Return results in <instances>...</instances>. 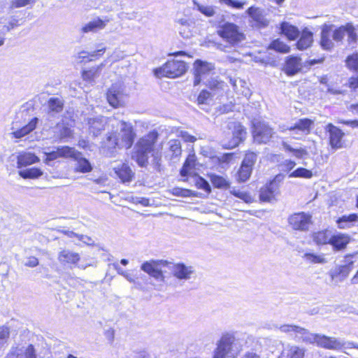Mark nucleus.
Segmentation results:
<instances>
[{
  "label": "nucleus",
  "mask_w": 358,
  "mask_h": 358,
  "mask_svg": "<svg viewBox=\"0 0 358 358\" xmlns=\"http://www.w3.org/2000/svg\"><path fill=\"white\" fill-rule=\"evenodd\" d=\"M333 27V24H327L322 27L320 45L323 50L327 51H331L334 48V43L331 40Z\"/></svg>",
  "instance_id": "nucleus-19"
},
{
  "label": "nucleus",
  "mask_w": 358,
  "mask_h": 358,
  "mask_svg": "<svg viewBox=\"0 0 358 358\" xmlns=\"http://www.w3.org/2000/svg\"><path fill=\"white\" fill-rule=\"evenodd\" d=\"M195 184L197 188L201 189L207 193H210L211 192V187L208 182L201 177H199L196 180Z\"/></svg>",
  "instance_id": "nucleus-54"
},
{
  "label": "nucleus",
  "mask_w": 358,
  "mask_h": 358,
  "mask_svg": "<svg viewBox=\"0 0 358 358\" xmlns=\"http://www.w3.org/2000/svg\"><path fill=\"white\" fill-rule=\"evenodd\" d=\"M230 193L235 196L242 199L247 203H250L253 201L252 196L245 192H241L238 189H236L235 188H232L230 189Z\"/></svg>",
  "instance_id": "nucleus-50"
},
{
  "label": "nucleus",
  "mask_w": 358,
  "mask_h": 358,
  "mask_svg": "<svg viewBox=\"0 0 358 358\" xmlns=\"http://www.w3.org/2000/svg\"><path fill=\"white\" fill-rule=\"evenodd\" d=\"M116 148H121L120 138L116 132L108 133L102 143L103 152L108 156H112Z\"/></svg>",
  "instance_id": "nucleus-20"
},
{
  "label": "nucleus",
  "mask_w": 358,
  "mask_h": 358,
  "mask_svg": "<svg viewBox=\"0 0 358 358\" xmlns=\"http://www.w3.org/2000/svg\"><path fill=\"white\" fill-rule=\"evenodd\" d=\"M159 264L162 265H168L166 262H164L162 260L161 261H155V260H151V261H147L144 262L141 266V269L144 272L147 273L149 275H151V273L155 271V269L159 266Z\"/></svg>",
  "instance_id": "nucleus-41"
},
{
  "label": "nucleus",
  "mask_w": 358,
  "mask_h": 358,
  "mask_svg": "<svg viewBox=\"0 0 358 358\" xmlns=\"http://www.w3.org/2000/svg\"><path fill=\"white\" fill-rule=\"evenodd\" d=\"M60 139L69 138L72 136L71 127L64 121L59 122L56 126V131Z\"/></svg>",
  "instance_id": "nucleus-37"
},
{
  "label": "nucleus",
  "mask_w": 358,
  "mask_h": 358,
  "mask_svg": "<svg viewBox=\"0 0 358 358\" xmlns=\"http://www.w3.org/2000/svg\"><path fill=\"white\" fill-rule=\"evenodd\" d=\"M38 121V119L37 117L33 118L27 125L13 131L11 135L15 138H21L25 136L36 128Z\"/></svg>",
  "instance_id": "nucleus-31"
},
{
  "label": "nucleus",
  "mask_w": 358,
  "mask_h": 358,
  "mask_svg": "<svg viewBox=\"0 0 358 358\" xmlns=\"http://www.w3.org/2000/svg\"><path fill=\"white\" fill-rule=\"evenodd\" d=\"M229 131L226 137L222 141V145L227 149L234 148L243 141L246 135L244 127L239 123L230 122L228 124Z\"/></svg>",
  "instance_id": "nucleus-6"
},
{
  "label": "nucleus",
  "mask_w": 358,
  "mask_h": 358,
  "mask_svg": "<svg viewBox=\"0 0 358 358\" xmlns=\"http://www.w3.org/2000/svg\"><path fill=\"white\" fill-rule=\"evenodd\" d=\"M282 355L286 358H303L305 349L297 345H287L283 350Z\"/></svg>",
  "instance_id": "nucleus-32"
},
{
  "label": "nucleus",
  "mask_w": 358,
  "mask_h": 358,
  "mask_svg": "<svg viewBox=\"0 0 358 358\" xmlns=\"http://www.w3.org/2000/svg\"><path fill=\"white\" fill-rule=\"evenodd\" d=\"M106 98L108 103L114 108L124 106L127 101L124 88L120 84L113 85L106 93Z\"/></svg>",
  "instance_id": "nucleus-11"
},
{
  "label": "nucleus",
  "mask_w": 358,
  "mask_h": 358,
  "mask_svg": "<svg viewBox=\"0 0 358 358\" xmlns=\"http://www.w3.org/2000/svg\"><path fill=\"white\" fill-rule=\"evenodd\" d=\"M288 222L294 230L306 231L311 223V215L303 212L294 213L289 217Z\"/></svg>",
  "instance_id": "nucleus-14"
},
{
  "label": "nucleus",
  "mask_w": 358,
  "mask_h": 358,
  "mask_svg": "<svg viewBox=\"0 0 358 358\" xmlns=\"http://www.w3.org/2000/svg\"><path fill=\"white\" fill-rule=\"evenodd\" d=\"M151 277L154 278L156 280H160L162 282H164L165 277L163 274L162 270L157 266L155 271L151 273Z\"/></svg>",
  "instance_id": "nucleus-62"
},
{
  "label": "nucleus",
  "mask_w": 358,
  "mask_h": 358,
  "mask_svg": "<svg viewBox=\"0 0 358 358\" xmlns=\"http://www.w3.org/2000/svg\"><path fill=\"white\" fill-rule=\"evenodd\" d=\"M172 194L178 196L187 197L192 195V191L187 189L175 187L172 189Z\"/></svg>",
  "instance_id": "nucleus-57"
},
{
  "label": "nucleus",
  "mask_w": 358,
  "mask_h": 358,
  "mask_svg": "<svg viewBox=\"0 0 358 358\" xmlns=\"http://www.w3.org/2000/svg\"><path fill=\"white\" fill-rule=\"evenodd\" d=\"M306 343L316 344L320 348L334 350H339L345 345V342L343 340L322 334H313L310 331L308 336L306 337Z\"/></svg>",
  "instance_id": "nucleus-5"
},
{
  "label": "nucleus",
  "mask_w": 358,
  "mask_h": 358,
  "mask_svg": "<svg viewBox=\"0 0 358 358\" xmlns=\"http://www.w3.org/2000/svg\"><path fill=\"white\" fill-rule=\"evenodd\" d=\"M358 220V215L355 213L350 214L348 215H343L339 217L336 222L340 229H348L353 225V223Z\"/></svg>",
  "instance_id": "nucleus-34"
},
{
  "label": "nucleus",
  "mask_w": 358,
  "mask_h": 358,
  "mask_svg": "<svg viewBox=\"0 0 358 358\" xmlns=\"http://www.w3.org/2000/svg\"><path fill=\"white\" fill-rule=\"evenodd\" d=\"M324 130L329 133V144L333 149L336 150L343 148V143L342 139L345 134L341 129L333 124L329 123L326 125Z\"/></svg>",
  "instance_id": "nucleus-16"
},
{
  "label": "nucleus",
  "mask_w": 358,
  "mask_h": 358,
  "mask_svg": "<svg viewBox=\"0 0 358 358\" xmlns=\"http://www.w3.org/2000/svg\"><path fill=\"white\" fill-rule=\"evenodd\" d=\"M257 159V155L253 152H248L245 154L236 174V180L238 182H244L250 178Z\"/></svg>",
  "instance_id": "nucleus-9"
},
{
  "label": "nucleus",
  "mask_w": 358,
  "mask_h": 358,
  "mask_svg": "<svg viewBox=\"0 0 358 358\" xmlns=\"http://www.w3.org/2000/svg\"><path fill=\"white\" fill-rule=\"evenodd\" d=\"M313 42V33L306 28L302 31L300 38L296 43L297 49L306 50L312 45Z\"/></svg>",
  "instance_id": "nucleus-30"
},
{
  "label": "nucleus",
  "mask_w": 358,
  "mask_h": 358,
  "mask_svg": "<svg viewBox=\"0 0 358 358\" xmlns=\"http://www.w3.org/2000/svg\"><path fill=\"white\" fill-rule=\"evenodd\" d=\"M19 176L24 179L38 178L43 175V171L38 168H30L24 170H21L18 172Z\"/></svg>",
  "instance_id": "nucleus-39"
},
{
  "label": "nucleus",
  "mask_w": 358,
  "mask_h": 358,
  "mask_svg": "<svg viewBox=\"0 0 358 358\" xmlns=\"http://www.w3.org/2000/svg\"><path fill=\"white\" fill-rule=\"evenodd\" d=\"M5 358H22V353L20 350L12 349L6 356Z\"/></svg>",
  "instance_id": "nucleus-64"
},
{
  "label": "nucleus",
  "mask_w": 358,
  "mask_h": 358,
  "mask_svg": "<svg viewBox=\"0 0 358 358\" xmlns=\"http://www.w3.org/2000/svg\"><path fill=\"white\" fill-rule=\"evenodd\" d=\"M109 124L113 129L120 130L117 135L120 138L121 148H130L133 145L136 136L131 124L119 120L115 116L110 117Z\"/></svg>",
  "instance_id": "nucleus-4"
},
{
  "label": "nucleus",
  "mask_w": 358,
  "mask_h": 358,
  "mask_svg": "<svg viewBox=\"0 0 358 358\" xmlns=\"http://www.w3.org/2000/svg\"><path fill=\"white\" fill-rule=\"evenodd\" d=\"M313 176V173L310 171L304 169V168H299L292 172L289 175V178H310Z\"/></svg>",
  "instance_id": "nucleus-47"
},
{
  "label": "nucleus",
  "mask_w": 358,
  "mask_h": 358,
  "mask_svg": "<svg viewBox=\"0 0 358 358\" xmlns=\"http://www.w3.org/2000/svg\"><path fill=\"white\" fill-rule=\"evenodd\" d=\"M244 341L233 332H225L216 343L212 358H236L243 350Z\"/></svg>",
  "instance_id": "nucleus-2"
},
{
  "label": "nucleus",
  "mask_w": 358,
  "mask_h": 358,
  "mask_svg": "<svg viewBox=\"0 0 358 358\" xmlns=\"http://www.w3.org/2000/svg\"><path fill=\"white\" fill-rule=\"evenodd\" d=\"M284 176L281 174L277 175L273 180L260 189L259 199L263 201H271L280 194V183Z\"/></svg>",
  "instance_id": "nucleus-10"
},
{
  "label": "nucleus",
  "mask_w": 358,
  "mask_h": 358,
  "mask_svg": "<svg viewBox=\"0 0 358 358\" xmlns=\"http://www.w3.org/2000/svg\"><path fill=\"white\" fill-rule=\"evenodd\" d=\"M346 34L348 35V41L349 44L355 43L357 41V35L355 27L351 24L346 25Z\"/></svg>",
  "instance_id": "nucleus-53"
},
{
  "label": "nucleus",
  "mask_w": 358,
  "mask_h": 358,
  "mask_svg": "<svg viewBox=\"0 0 358 358\" xmlns=\"http://www.w3.org/2000/svg\"><path fill=\"white\" fill-rule=\"evenodd\" d=\"M169 269L173 277L179 282H185L196 278V271L194 266L184 263L170 264Z\"/></svg>",
  "instance_id": "nucleus-8"
},
{
  "label": "nucleus",
  "mask_w": 358,
  "mask_h": 358,
  "mask_svg": "<svg viewBox=\"0 0 358 358\" xmlns=\"http://www.w3.org/2000/svg\"><path fill=\"white\" fill-rule=\"evenodd\" d=\"M59 156L60 157H71L74 155L75 150L68 146H62L57 148Z\"/></svg>",
  "instance_id": "nucleus-55"
},
{
  "label": "nucleus",
  "mask_w": 358,
  "mask_h": 358,
  "mask_svg": "<svg viewBox=\"0 0 358 358\" xmlns=\"http://www.w3.org/2000/svg\"><path fill=\"white\" fill-rule=\"evenodd\" d=\"M331 235L329 231H320L314 233L313 235V241L318 245H324L330 243Z\"/></svg>",
  "instance_id": "nucleus-40"
},
{
  "label": "nucleus",
  "mask_w": 358,
  "mask_h": 358,
  "mask_svg": "<svg viewBox=\"0 0 358 358\" xmlns=\"http://www.w3.org/2000/svg\"><path fill=\"white\" fill-rule=\"evenodd\" d=\"M280 331L287 334H295L299 341L306 343V337L308 336L309 331L305 328L294 324H283L279 327Z\"/></svg>",
  "instance_id": "nucleus-22"
},
{
  "label": "nucleus",
  "mask_w": 358,
  "mask_h": 358,
  "mask_svg": "<svg viewBox=\"0 0 358 358\" xmlns=\"http://www.w3.org/2000/svg\"><path fill=\"white\" fill-rule=\"evenodd\" d=\"M303 258L309 263L312 264H325L327 262L324 255H317L314 253H305Z\"/></svg>",
  "instance_id": "nucleus-44"
},
{
  "label": "nucleus",
  "mask_w": 358,
  "mask_h": 358,
  "mask_svg": "<svg viewBox=\"0 0 358 358\" xmlns=\"http://www.w3.org/2000/svg\"><path fill=\"white\" fill-rule=\"evenodd\" d=\"M301 59L299 57L289 56L285 61L284 71L288 76H294L302 69Z\"/></svg>",
  "instance_id": "nucleus-23"
},
{
  "label": "nucleus",
  "mask_w": 358,
  "mask_h": 358,
  "mask_svg": "<svg viewBox=\"0 0 358 358\" xmlns=\"http://www.w3.org/2000/svg\"><path fill=\"white\" fill-rule=\"evenodd\" d=\"M357 259H358V253L347 255L344 259V264L336 267L331 271L332 279L339 278L341 280L345 279L353 269Z\"/></svg>",
  "instance_id": "nucleus-12"
},
{
  "label": "nucleus",
  "mask_w": 358,
  "mask_h": 358,
  "mask_svg": "<svg viewBox=\"0 0 358 358\" xmlns=\"http://www.w3.org/2000/svg\"><path fill=\"white\" fill-rule=\"evenodd\" d=\"M220 3H224L231 8L241 9L243 7L244 3L235 0H219Z\"/></svg>",
  "instance_id": "nucleus-59"
},
{
  "label": "nucleus",
  "mask_w": 358,
  "mask_h": 358,
  "mask_svg": "<svg viewBox=\"0 0 358 358\" xmlns=\"http://www.w3.org/2000/svg\"><path fill=\"white\" fill-rule=\"evenodd\" d=\"M210 93L206 90H202L198 96L197 101L199 104L206 103L210 98Z\"/></svg>",
  "instance_id": "nucleus-61"
},
{
  "label": "nucleus",
  "mask_w": 358,
  "mask_h": 358,
  "mask_svg": "<svg viewBox=\"0 0 358 358\" xmlns=\"http://www.w3.org/2000/svg\"><path fill=\"white\" fill-rule=\"evenodd\" d=\"M40 161L39 158L34 153L24 152L20 153L17 158V167L21 169L34 164Z\"/></svg>",
  "instance_id": "nucleus-26"
},
{
  "label": "nucleus",
  "mask_w": 358,
  "mask_h": 358,
  "mask_svg": "<svg viewBox=\"0 0 358 358\" xmlns=\"http://www.w3.org/2000/svg\"><path fill=\"white\" fill-rule=\"evenodd\" d=\"M157 138L158 134L155 131H152L138 141L136 146V151L132 156L138 166L145 167L148 165V155L154 151L153 148Z\"/></svg>",
  "instance_id": "nucleus-3"
},
{
  "label": "nucleus",
  "mask_w": 358,
  "mask_h": 358,
  "mask_svg": "<svg viewBox=\"0 0 358 358\" xmlns=\"http://www.w3.org/2000/svg\"><path fill=\"white\" fill-rule=\"evenodd\" d=\"M174 24L179 34L182 38H190L192 36V22L189 17L185 15L177 16L174 20Z\"/></svg>",
  "instance_id": "nucleus-17"
},
{
  "label": "nucleus",
  "mask_w": 358,
  "mask_h": 358,
  "mask_svg": "<svg viewBox=\"0 0 358 358\" xmlns=\"http://www.w3.org/2000/svg\"><path fill=\"white\" fill-rule=\"evenodd\" d=\"M105 50V48L99 49L96 51L93 52H86V51H82L78 53V59H80V62H82L83 59H85L86 58H89L90 57H93L98 55H100L101 52H103Z\"/></svg>",
  "instance_id": "nucleus-56"
},
{
  "label": "nucleus",
  "mask_w": 358,
  "mask_h": 358,
  "mask_svg": "<svg viewBox=\"0 0 358 358\" xmlns=\"http://www.w3.org/2000/svg\"><path fill=\"white\" fill-rule=\"evenodd\" d=\"M269 48L275 50L281 53H287L289 52L290 48L280 41L279 39L273 41L269 45Z\"/></svg>",
  "instance_id": "nucleus-46"
},
{
  "label": "nucleus",
  "mask_w": 358,
  "mask_h": 358,
  "mask_svg": "<svg viewBox=\"0 0 358 358\" xmlns=\"http://www.w3.org/2000/svg\"><path fill=\"white\" fill-rule=\"evenodd\" d=\"M187 71L186 64L182 61L171 60L168 61L162 67L155 71L157 77L166 76L169 78H176L183 75Z\"/></svg>",
  "instance_id": "nucleus-7"
},
{
  "label": "nucleus",
  "mask_w": 358,
  "mask_h": 358,
  "mask_svg": "<svg viewBox=\"0 0 358 358\" xmlns=\"http://www.w3.org/2000/svg\"><path fill=\"white\" fill-rule=\"evenodd\" d=\"M181 145L178 140L173 139L169 141V150L167 155L171 160L178 159L181 155Z\"/></svg>",
  "instance_id": "nucleus-35"
},
{
  "label": "nucleus",
  "mask_w": 358,
  "mask_h": 358,
  "mask_svg": "<svg viewBox=\"0 0 358 358\" xmlns=\"http://www.w3.org/2000/svg\"><path fill=\"white\" fill-rule=\"evenodd\" d=\"M281 31L289 40H295L299 36V29L287 22L282 23Z\"/></svg>",
  "instance_id": "nucleus-36"
},
{
  "label": "nucleus",
  "mask_w": 358,
  "mask_h": 358,
  "mask_svg": "<svg viewBox=\"0 0 358 358\" xmlns=\"http://www.w3.org/2000/svg\"><path fill=\"white\" fill-rule=\"evenodd\" d=\"M350 238L348 235L344 234H338L331 236L329 244L334 250H342L345 249L349 243Z\"/></svg>",
  "instance_id": "nucleus-28"
},
{
  "label": "nucleus",
  "mask_w": 358,
  "mask_h": 358,
  "mask_svg": "<svg viewBox=\"0 0 358 358\" xmlns=\"http://www.w3.org/2000/svg\"><path fill=\"white\" fill-rule=\"evenodd\" d=\"M217 34L224 43H216V48L224 52H235L246 39L242 29L237 24L229 22L220 23Z\"/></svg>",
  "instance_id": "nucleus-1"
},
{
  "label": "nucleus",
  "mask_w": 358,
  "mask_h": 358,
  "mask_svg": "<svg viewBox=\"0 0 358 358\" xmlns=\"http://www.w3.org/2000/svg\"><path fill=\"white\" fill-rule=\"evenodd\" d=\"M48 113L50 115L61 113L64 109V100L60 97H50L48 101Z\"/></svg>",
  "instance_id": "nucleus-29"
},
{
  "label": "nucleus",
  "mask_w": 358,
  "mask_h": 358,
  "mask_svg": "<svg viewBox=\"0 0 358 358\" xmlns=\"http://www.w3.org/2000/svg\"><path fill=\"white\" fill-rule=\"evenodd\" d=\"M102 66L101 64L92 67L87 71H83L82 74L83 80L89 83L94 82V80L99 76Z\"/></svg>",
  "instance_id": "nucleus-38"
},
{
  "label": "nucleus",
  "mask_w": 358,
  "mask_h": 358,
  "mask_svg": "<svg viewBox=\"0 0 358 358\" xmlns=\"http://www.w3.org/2000/svg\"><path fill=\"white\" fill-rule=\"evenodd\" d=\"M247 13L255 22L256 27H266L268 24V20L266 19L264 11L259 8L250 7L247 10Z\"/></svg>",
  "instance_id": "nucleus-24"
},
{
  "label": "nucleus",
  "mask_w": 358,
  "mask_h": 358,
  "mask_svg": "<svg viewBox=\"0 0 358 358\" xmlns=\"http://www.w3.org/2000/svg\"><path fill=\"white\" fill-rule=\"evenodd\" d=\"M346 66L350 70L358 71V54L349 55L345 59Z\"/></svg>",
  "instance_id": "nucleus-48"
},
{
  "label": "nucleus",
  "mask_w": 358,
  "mask_h": 358,
  "mask_svg": "<svg viewBox=\"0 0 358 358\" xmlns=\"http://www.w3.org/2000/svg\"><path fill=\"white\" fill-rule=\"evenodd\" d=\"M24 358H37L36 352L33 345H29L24 352Z\"/></svg>",
  "instance_id": "nucleus-63"
},
{
  "label": "nucleus",
  "mask_w": 358,
  "mask_h": 358,
  "mask_svg": "<svg viewBox=\"0 0 358 358\" xmlns=\"http://www.w3.org/2000/svg\"><path fill=\"white\" fill-rule=\"evenodd\" d=\"M194 166V157H189L185 162L182 168L180 170V174L182 176H187L189 171Z\"/></svg>",
  "instance_id": "nucleus-51"
},
{
  "label": "nucleus",
  "mask_w": 358,
  "mask_h": 358,
  "mask_svg": "<svg viewBox=\"0 0 358 358\" xmlns=\"http://www.w3.org/2000/svg\"><path fill=\"white\" fill-rule=\"evenodd\" d=\"M346 34V26H341L334 30L332 29V38L336 42H341Z\"/></svg>",
  "instance_id": "nucleus-49"
},
{
  "label": "nucleus",
  "mask_w": 358,
  "mask_h": 358,
  "mask_svg": "<svg viewBox=\"0 0 358 358\" xmlns=\"http://www.w3.org/2000/svg\"><path fill=\"white\" fill-rule=\"evenodd\" d=\"M110 117L103 116H98L93 118H89L87 120L89 124V132L93 136H97L101 132L104 130L106 125L109 124Z\"/></svg>",
  "instance_id": "nucleus-18"
},
{
  "label": "nucleus",
  "mask_w": 358,
  "mask_h": 358,
  "mask_svg": "<svg viewBox=\"0 0 358 358\" xmlns=\"http://www.w3.org/2000/svg\"><path fill=\"white\" fill-rule=\"evenodd\" d=\"M208 178L214 187L221 189L230 188V182L223 176L215 173L209 174Z\"/></svg>",
  "instance_id": "nucleus-33"
},
{
  "label": "nucleus",
  "mask_w": 358,
  "mask_h": 358,
  "mask_svg": "<svg viewBox=\"0 0 358 358\" xmlns=\"http://www.w3.org/2000/svg\"><path fill=\"white\" fill-rule=\"evenodd\" d=\"M178 136L180 137L184 141L189 143H194L196 141V138L189 134L187 131H178Z\"/></svg>",
  "instance_id": "nucleus-58"
},
{
  "label": "nucleus",
  "mask_w": 358,
  "mask_h": 358,
  "mask_svg": "<svg viewBox=\"0 0 358 358\" xmlns=\"http://www.w3.org/2000/svg\"><path fill=\"white\" fill-rule=\"evenodd\" d=\"M273 134V129L265 122H258L254 124L253 138L258 143H266Z\"/></svg>",
  "instance_id": "nucleus-13"
},
{
  "label": "nucleus",
  "mask_w": 358,
  "mask_h": 358,
  "mask_svg": "<svg viewBox=\"0 0 358 358\" xmlns=\"http://www.w3.org/2000/svg\"><path fill=\"white\" fill-rule=\"evenodd\" d=\"M10 336V329L6 326L0 327V352L6 346Z\"/></svg>",
  "instance_id": "nucleus-45"
},
{
  "label": "nucleus",
  "mask_w": 358,
  "mask_h": 358,
  "mask_svg": "<svg viewBox=\"0 0 358 358\" xmlns=\"http://www.w3.org/2000/svg\"><path fill=\"white\" fill-rule=\"evenodd\" d=\"M215 69L211 63L196 60L194 64V85H198Z\"/></svg>",
  "instance_id": "nucleus-15"
},
{
  "label": "nucleus",
  "mask_w": 358,
  "mask_h": 358,
  "mask_svg": "<svg viewBox=\"0 0 358 358\" xmlns=\"http://www.w3.org/2000/svg\"><path fill=\"white\" fill-rule=\"evenodd\" d=\"M282 146L286 150L292 152L296 157L299 159L302 158L307 153L304 149H294L285 142L282 143Z\"/></svg>",
  "instance_id": "nucleus-52"
},
{
  "label": "nucleus",
  "mask_w": 358,
  "mask_h": 358,
  "mask_svg": "<svg viewBox=\"0 0 358 358\" xmlns=\"http://www.w3.org/2000/svg\"><path fill=\"white\" fill-rule=\"evenodd\" d=\"M113 169L115 175L124 183L131 182L134 176V173L127 164H119Z\"/></svg>",
  "instance_id": "nucleus-25"
},
{
  "label": "nucleus",
  "mask_w": 358,
  "mask_h": 358,
  "mask_svg": "<svg viewBox=\"0 0 358 358\" xmlns=\"http://www.w3.org/2000/svg\"><path fill=\"white\" fill-rule=\"evenodd\" d=\"M110 19L104 17L103 19L100 17L94 18L92 20L85 24L81 29L83 33L96 32L99 30L103 29Z\"/></svg>",
  "instance_id": "nucleus-21"
},
{
  "label": "nucleus",
  "mask_w": 358,
  "mask_h": 358,
  "mask_svg": "<svg viewBox=\"0 0 358 358\" xmlns=\"http://www.w3.org/2000/svg\"><path fill=\"white\" fill-rule=\"evenodd\" d=\"M58 261L62 264H75L80 260V255L69 250H62L58 254Z\"/></svg>",
  "instance_id": "nucleus-27"
},
{
  "label": "nucleus",
  "mask_w": 358,
  "mask_h": 358,
  "mask_svg": "<svg viewBox=\"0 0 358 358\" xmlns=\"http://www.w3.org/2000/svg\"><path fill=\"white\" fill-rule=\"evenodd\" d=\"M92 169V167L91 164L87 159L83 157L77 159L75 167V171L76 172L88 173L91 171Z\"/></svg>",
  "instance_id": "nucleus-43"
},
{
  "label": "nucleus",
  "mask_w": 358,
  "mask_h": 358,
  "mask_svg": "<svg viewBox=\"0 0 358 358\" xmlns=\"http://www.w3.org/2000/svg\"><path fill=\"white\" fill-rule=\"evenodd\" d=\"M313 124V121L308 118L300 119L299 121H297L295 123L294 126L291 127L289 128V129L290 130L298 129L303 132L309 133L310 127Z\"/></svg>",
  "instance_id": "nucleus-42"
},
{
  "label": "nucleus",
  "mask_w": 358,
  "mask_h": 358,
  "mask_svg": "<svg viewBox=\"0 0 358 358\" xmlns=\"http://www.w3.org/2000/svg\"><path fill=\"white\" fill-rule=\"evenodd\" d=\"M199 10L208 17L213 16L215 14V10L212 6H199Z\"/></svg>",
  "instance_id": "nucleus-60"
}]
</instances>
